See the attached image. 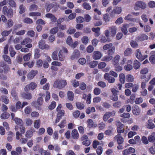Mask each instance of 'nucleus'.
I'll return each instance as SVG.
<instances>
[{
  "label": "nucleus",
  "instance_id": "bf43d9fd",
  "mask_svg": "<svg viewBox=\"0 0 155 155\" xmlns=\"http://www.w3.org/2000/svg\"><path fill=\"white\" fill-rule=\"evenodd\" d=\"M50 98V94L48 91L46 92V95L45 98V101L46 102H48Z\"/></svg>",
  "mask_w": 155,
  "mask_h": 155
},
{
  "label": "nucleus",
  "instance_id": "774afa93",
  "mask_svg": "<svg viewBox=\"0 0 155 155\" xmlns=\"http://www.w3.org/2000/svg\"><path fill=\"white\" fill-rule=\"evenodd\" d=\"M103 151V148L101 146L98 147L97 150H96V152L97 155H101Z\"/></svg>",
  "mask_w": 155,
  "mask_h": 155
},
{
  "label": "nucleus",
  "instance_id": "f257e3e1",
  "mask_svg": "<svg viewBox=\"0 0 155 155\" xmlns=\"http://www.w3.org/2000/svg\"><path fill=\"white\" fill-rule=\"evenodd\" d=\"M67 84V82L66 80L58 79L54 81L53 86L55 88L61 90L64 88Z\"/></svg>",
  "mask_w": 155,
  "mask_h": 155
},
{
  "label": "nucleus",
  "instance_id": "3c124183",
  "mask_svg": "<svg viewBox=\"0 0 155 155\" xmlns=\"http://www.w3.org/2000/svg\"><path fill=\"white\" fill-rule=\"evenodd\" d=\"M81 41L83 43L86 45L88 42L89 39L88 37L87 36H84L81 39Z\"/></svg>",
  "mask_w": 155,
  "mask_h": 155
},
{
  "label": "nucleus",
  "instance_id": "6ab92c4d",
  "mask_svg": "<svg viewBox=\"0 0 155 155\" xmlns=\"http://www.w3.org/2000/svg\"><path fill=\"white\" fill-rule=\"evenodd\" d=\"M26 92H23L21 94L22 97L28 100H30L32 97V96L30 93L26 91Z\"/></svg>",
  "mask_w": 155,
  "mask_h": 155
},
{
  "label": "nucleus",
  "instance_id": "412c9836",
  "mask_svg": "<svg viewBox=\"0 0 155 155\" xmlns=\"http://www.w3.org/2000/svg\"><path fill=\"white\" fill-rule=\"evenodd\" d=\"M92 31L94 32V35L96 37H98L100 35V29L99 27L97 28H93L91 29Z\"/></svg>",
  "mask_w": 155,
  "mask_h": 155
},
{
  "label": "nucleus",
  "instance_id": "a18cd8bd",
  "mask_svg": "<svg viewBox=\"0 0 155 155\" xmlns=\"http://www.w3.org/2000/svg\"><path fill=\"white\" fill-rule=\"evenodd\" d=\"M58 51H54L52 54V58L53 60H58Z\"/></svg>",
  "mask_w": 155,
  "mask_h": 155
},
{
  "label": "nucleus",
  "instance_id": "e433bc0d",
  "mask_svg": "<svg viewBox=\"0 0 155 155\" xmlns=\"http://www.w3.org/2000/svg\"><path fill=\"white\" fill-rule=\"evenodd\" d=\"M2 101L5 104H8L9 103V100L8 97L5 95H2L1 97Z\"/></svg>",
  "mask_w": 155,
  "mask_h": 155
},
{
  "label": "nucleus",
  "instance_id": "58836bf2",
  "mask_svg": "<svg viewBox=\"0 0 155 155\" xmlns=\"http://www.w3.org/2000/svg\"><path fill=\"white\" fill-rule=\"evenodd\" d=\"M12 31V29H11L8 31L5 30L1 33V35L4 37H5L9 35Z\"/></svg>",
  "mask_w": 155,
  "mask_h": 155
},
{
  "label": "nucleus",
  "instance_id": "423d86ee",
  "mask_svg": "<svg viewBox=\"0 0 155 155\" xmlns=\"http://www.w3.org/2000/svg\"><path fill=\"white\" fill-rule=\"evenodd\" d=\"M57 111L58 112V113L54 122L55 124H57L59 122L60 120L61 119L62 117L64 116L65 114V111L64 110Z\"/></svg>",
  "mask_w": 155,
  "mask_h": 155
},
{
  "label": "nucleus",
  "instance_id": "0eeeda50",
  "mask_svg": "<svg viewBox=\"0 0 155 155\" xmlns=\"http://www.w3.org/2000/svg\"><path fill=\"white\" fill-rule=\"evenodd\" d=\"M132 113L135 116L139 115L141 112V110L139 106L136 105H134L132 108Z\"/></svg>",
  "mask_w": 155,
  "mask_h": 155
},
{
  "label": "nucleus",
  "instance_id": "8fccbe9b",
  "mask_svg": "<svg viewBox=\"0 0 155 155\" xmlns=\"http://www.w3.org/2000/svg\"><path fill=\"white\" fill-rule=\"evenodd\" d=\"M58 31V28L57 27H55L51 29L50 31V33L52 34H55Z\"/></svg>",
  "mask_w": 155,
  "mask_h": 155
},
{
  "label": "nucleus",
  "instance_id": "338daca9",
  "mask_svg": "<svg viewBox=\"0 0 155 155\" xmlns=\"http://www.w3.org/2000/svg\"><path fill=\"white\" fill-rule=\"evenodd\" d=\"M20 11L19 13L22 14L25 12V8L23 5H21L19 7Z\"/></svg>",
  "mask_w": 155,
  "mask_h": 155
},
{
  "label": "nucleus",
  "instance_id": "ddd939ff",
  "mask_svg": "<svg viewBox=\"0 0 155 155\" xmlns=\"http://www.w3.org/2000/svg\"><path fill=\"white\" fill-rule=\"evenodd\" d=\"M80 53L78 50H75L71 56V58L72 60L78 58L80 56Z\"/></svg>",
  "mask_w": 155,
  "mask_h": 155
},
{
  "label": "nucleus",
  "instance_id": "5701e85b",
  "mask_svg": "<svg viewBox=\"0 0 155 155\" xmlns=\"http://www.w3.org/2000/svg\"><path fill=\"white\" fill-rule=\"evenodd\" d=\"M72 137L75 139H77L79 137V134L77 130L74 129L72 130L71 133Z\"/></svg>",
  "mask_w": 155,
  "mask_h": 155
},
{
  "label": "nucleus",
  "instance_id": "680f3d73",
  "mask_svg": "<svg viewBox=\"0 0 155 155\" xmlns=\"http://www.w3.org/2000/svg\"><path fill=\"white\" fill-rule=\"evenodd\" d=\"M124 68L126 71H130L133 68V66L130 64H127L125 65Z\"/></svg>",
  "mask_w": 155,
  "mask_h": 155
},
{
  "label": "nucleus",
  "instance_id": "49530a36",
  "mask_svg": "<svg viewBox=\"0 0 155 155\" xmlns=\"http://www.w3.org/2000/svg\"><path fill=\"white\" fill-rule=\"evenodd\" d=\"M132 53V51L131 49L128 48L124 51V54L125 56H128L130 55Z\"/></svg>",
  "mask_w": 155,
  "mask_h": 155
},
{
  "label": "nucleus",
  "instance_id": "c85d7f7f",
  "mask_svg": "<svg viewBox=\"0 0 155 155\" xmlns=\"http://www.w3.org/2000/svg\"><path fill=\"white\" fill-rule=\"evenodd\" d=\"M3 58L4 60L8 64H10L12 63L11 59L9 56L6 55H4L3 56Z\"/></svg>",
  "mask_w": 155,
  "mask_h": 155
},
{
  "label": "nucleus",
  "instance_id": "37998d69",
  "mask_svg": "<svg viewBox=\"0 0 155 155\" xmlns=\"http://www.w3.org/2000/svg\"><path fill=\"white\" fill-rule=\"evenodd\" d=\"M110 18L108 14H105L104 15L103 17V19L104 21L106 22L109 21L110 20Z\"/></svg>",
  "mask_w": 155,
  "mask_h": 155
},
{
  "label": "nucleus",
  "instance_id": "c9c22d12",
  "mask_svg": "<svg viewBox=\"0 0 155 155\" xmlns=\"http://www.w3.org/2000/svg\"><path fill=\"white\" fill-rule=\"evenodd\" d=\"M39 95L40 96H41V97H39L38 98L37 101V103L39 105L41 106L42 105L43 102V99L42 97V96H43V95L41 93L39 94Z\"/></svg>",
  "mask_w": 155,
  "mask_h": 155
},
{
  "label": "nucleus",
  "instance_id": "b1692460",
  "mask_svg": "<svg viewBox=\"0 0 155 155\" xmlns=\"http://www.w3.org/2000/svg\"><path fill=\"white\" fill-rule=\"evenodd\" d=\"M32 41V39L28 38H25L22 41H21V44L22 45H26L28 43H31Z\"/></svg>",
  "mask_w": 155,
  "mask_h": 155
},
{
  "label": "nucleus",
  "instance_id": "72a5a7b5",
  "mask_svg": "<svg viewBox=\"0 0 155 155\" xmlns=\"http://www.w3.org/2000/svg\"><path fill=\"white\" fill-rule=\"evenodd\" d=\"M11 94L12 96L16 100H18V97L17 96V93L16 92L15 88L12 89V91Z\"/></svg>",
  "mask_w": 155,
  "mask_h": 155
},
{
  "label": "nucleus",
  "instance_id": "39448f33",
  "mask_svg": "<svg viewBox=\"0 0 155 155\" xmlns=\"http://www.w3.org/2000/svg\"><path fill=\"white\" fill-rule=\"evenodd\" d=\"M136 56L138 59L141 61L144 60L147 57V54H144L143 55L142 54L141 51L139 49H137L136 51Z\"/></svg>",
  "mask_w": 155,
  "mask_h": 155
},
{
  "label": "nucleus",
  "instance_id": "de8ad7c7",
  "mask_svg": "<svg viewBox=\"0 0 155 155\" xmlns=\"http://www.w3.org/2000/svg\"><path fill=\"white\" fill-rule=\"evenodd\" d=\"M124 19L126 20H128L130 21H134L136 20L134 18H132V15H131L129 14L125 16Z\"/></svg>",
  "mask_w": 155,
  "mask_h": 155
},
{
  "label": "nucleus",
  "instance_id": "f3484780",
  "mask_svg": "<svg viewBox=\"0 0 155 155\" xmlns=\"http://www.w3.org/2000/svg\"><path fill=\"white\" fill-rule=\"evenodd\" d=\"M112 94L110 96V99L113 101H116V90L113 88H111Z\"/></svg>",
  "mask_w": 155,
  "mask_h": 155
},
{
  "label": "nucleus",
  "instance_id": "7c9ffc66",
  "mask_svg": "<svg viewBox=\"0 0 155 155\" xmlns=\"http://www.w3.org/2000/svg\"><path fill=\"white\" fill-rule=\"evenodd\" d=\"M68 97V99L71 101H72L74 98V95L73 92L71 91H69L67 93Z\"/></svg>",
  "mask_w": 155,
  "mask_h": 155
},
{
  "label": "nucleus",
  "instance_id": "603ef678",
  "mask_svg": "<svg viewBox=\"0 0 155 155\" xmlns=\"http://www.w3.org/2000/svg\"><path fill=\"white\" fill-rule=\"evenodd\" d=\"M31 111V108L30 106H27L26 107L24 110L25 113V114H30Z\"/></svg>",
  "mask_w": 155,
  "mask_h": 155
},
{
  "label": "nucleus",
  "instance_id": "473e14b6",
  "mask_svg": "<svg viewBox=\"0 0 155 155\" xmlns=\"http://www.w3.org/2000/svg\"><path fill=\"white\" fill-rule=\"evenodd\" d=\"M140 64L139 62L136 60L134 61L133 66L135 69L137 70L140 67Z\"/></svg>",
  "mask_w": 155,
  "mask_h": 155
},
{
  "label": "nucleus",
  "instance_id": "5fc2aeb1",
  "mask_svg": "<svg viewBox=\"0 0 155 155\" xmlns=\"http://www.w3.org/2000/svg\"><path fill=\"white\" fill-rule=\"evenodd\" d=\"M98 64V62L95 61H93L90 62L89 64L90 67L91 68H94L97 66Z\"/></svg>",
  "mask_w": 155,
  "mask_h": 155
},
{
  "label": "nucleus",
  "instance_id": "e2e57ef3",
  "mask_svg": "<svg viewBox=\"0 0 155 155\" xmlns=\"http://www.w3.org/2000/svg\"><path fill=\"white\" fill-rule=\"evenodd\" d=\"M56 105V103L54 101L51 102V104L48 107L49 109L50 110H52L54 109Z\"/></svg>",
  "mask_w": 155,
  "mask_h": 155
},
{
  "label": "nucleus",
  "instance_id": "1a4fd4ad",
  "mask_svg": "<svg viewBox=\"0 0 155 155\" xmlns=\"http://www.w3.org/2000/svg\"><path fill=\"white\" fill-rule=\"evenodd\" d=\"M39 48L42 49H48L49 48V46L45 44V40H41L38 43Z\"/></svg>",
  "mask_w": 155,
  "mask_h": 155
},
{
  "label": "nucleus",
  "instance_id": "4be33fe9",
  "mask_svg": "<svg viewBox=\"0 0 155 155\" xmlns=\"http://www.w3.org/2000/svg\"><path fill=\"white\" fill-rule=\"evenodd\" d=\"M148 37L145 34H142L137 38V39L140 41H143L148 39Z\"/></svg>",
  "mask_w": 155,
  "mask_h": 155
},
{
  "label": "nucleus",
  "instance_id": "a19ab883",
  "mask_svg": "<svg viewBox=\"0 0 155 155\" xmlns=\"http://www.w3.org/2000/svg\"><path fill=\"white\" fill-rule=\"evenodd\" d=\"M59 59L60 61H63L64 60L65 56L63 54L62 51L61 50L59 51L58 54Z\"/></svg>",
  "mask_w": 155,
  "mask_h": 155
},
{
  "label": "nucleus",
  "instance_id": "6e6d98bb",
  "mask_svg": "<svg viewBox=\"0 0 155 155\" xmlns=\"http://www.w3.org/2000/svg\"><path fill=\"white\" fill-rule=\"evenodd\" d=\"M31 54L30 53H28L25 55L23 57L24 60L25 61H28L29 60L30 58Z\"/></svg>",
  "mask_w": 155,
  "mask_h": 155
},
{
  "label": "nucleus",
  "instance_id": "864d4df0",
  "mask_svg": "<svg viewBox=\"0 0 155 155\" xmlns=\"http://www.w3.org/2000/svg\"><path fill=\"white\" fill-rule=\"evenodd\" d=\"M13 22L12 19H9L7 21L6 24L7 25V28H9L12 27L13 25Z\"/></svg>",
  "mask_w": 155,
  "mask_h": 155
},
{
  "label": "nucleus",
  "instance_id": "f03ea898",
  "mask_svg": "<svg viewBox=\"0 0 155 155\" xmlns=\"http://www.w3.org/2000/svg\"><path fill=\"white\" fill-rule=\"evenodd\" d=\"M2 13L8 18H12L13 15V12L12 9L8 8L7 7L5 6L2 9Z\"/></svg>",
  "mask_w": 155,
  "mask_h": 155
},
{
  "label": "nucleus",
  "instance_id": "6e6552de",
  "mask_svg": "<svg viewBox=\"0 0 155 155\" xmlns=\"http://www.w3.org/2000/svg\"><path fill=\"white\" fill-rule=\"evenodd\" d=\"M37 85L34 82H31L29 84L27 85L25 88V91H28L30 90H33L36 88Z\"/></svg>",
  "mask_w": 155,
  "mask_h": 155
},
{
  "label": "nucleus",
  "instance_id": "13d9d810",
  "mask_svg": "<svg viewBox=\"0 0 155 155\" xmlns=\"http://www.w3.org/2000/svg\"><path fill=\"white\" fill-rule=\"evenodd\" d=\"M149 61L152 64H155V55L153 54L151 55L149 58Z\"/></svg>",
  "mask_w": 155,
  "mask_h": 155
},
{
  "label": "nucleus",
  "instance_id": "0e129e2a",
  "mask_svg": "<svg viewBox=\"0 0 155 155\" xmlns=\"http://www.w3.org/2000/svg\"><path fill=\"white\" fill-rule=\"evenodd\" d=\"M27 73V71H23L21 69H19L18 70L17 74L20 76H21L22 75H25Z\"/></svg>",
  "mask_w": 155,
  "mask_h": 155
},
{
  "label": "nucleus",
  "instance_id": "f704fd0d",
  "mask_svg": "<svg viewBox=\"0 0 155 155\" xmlns=\"http://www.w3.org/2000/svg\"><path fill=\"white\" fill-rule=\"evenodd\" d=\"M128 26L127 24H126L123 25L121 28V30L124 35H126L127 33V28Z\"/></svg>",
  "mask_w": 155,
  "mask_h": 155
},
{
  "label": "nucleus",
  "instance_id": "4d7b16f0",
  "mask_svg": "<svg viewBox=\"0 0 155 155\" xmlns=\"http://www.w3.org/2000/svg\"><path fill=\"white\" fill-rule=\"evenodd\" d=\"M130 44L131 46L133 48H137L138 46V44L134 41H132L130 42Z\"/></svg>",
  "mask_w": 155,
  "mask_h": 155
},
{
  "label": "nucleus",
  "instance_id": "a878e982",
  "mask_svg": "<svg viewBox=\"0 0 155 155\" xmlns=\"http://www.w3.org/2000/svg\"><path fill=\"white\" fill-rule=\"evenodd\" d=\"M14 121L16 124L19 126H23V122L21 119L17 117L14 120Z\"/></svg>",
  "mask_w": 155,
  "mask_h": 155
},
{
  "label": "nucleus",
  "instance_id": "4468645a",
  "mask_svg": "<svg viewBox=\"0 0 155 155\" xmlns=\"http://www.w3.org/2000/svg\"><path fill=\"white\" fill-rule=\"evenodd\" d=\"M135 149L132 147H130L128 149L124 150L123 151V154L124 155H129L130 154L134 153Z\"/></svg>",
  "mask_w": 155,
  "mask_h": 155
},
{
  "label": "nucleus",
  "instance_id": "bb28decb",
  "mask_svg": "<svg viewBox=\"0 0 155 155\" xmlns=\"http://www.w3.org/2000/svg\"><path fill=\"white\" fill-rule=\"evenodd\" d=\"M77 108L79 110H82L84 108V105L82 103L80 102H77L76 103Z\"/></svg>",
  "mask_w": 155,
  "mask_h": 155
},
{
  "label": "nucleus",
  "instance_id": "2f4dec72",
  "mask_svg": "<svg viewBox=\"0 0 155 155\" xmlns=\"http://www.w3.org/2000/svg\"><path fill=\"white\" fill-rule=\"evenodd\" d=\"M40 50L37 48H36L34 51L35 54L34 57L36 59L38 58L41 56V54L40 53Z\"/></svg>",
  "mask_w": 155,
  "mask_h": 155
},
{
  "label": "nucleus",
  "instance_id": "c756f323",
  "mask_svg": "<svg viewBox=\"0 0 155 155\" xmlns=\"http://www.w3.org/2000/svg\"><path fill=\"white\" fill-rule=\"evenodd\" d=\"M126 80L128 82H132L134 80V77L131 74H127L126 77Z\"/></svg>",
  "mask_w": 155,
  "mask_h": 155
},
{
  "label": "nucleus",
  "instance_id": "052dcab7",
  "mask_svg": "<svg viewBox=\"0 0 155 155\" xmlns=\"http://www.w3.org/2000/svg\"><path fill=\"white\" fill-rule=\"evenodd\" d=\"M76 21L77 23H82L84 21V19L82 17L79 16L76 18Z\"/></svg>",
  "mask_w": 155,
  "mask_h": 155
},
{
  "label": "nucleus",
  "instance_id": "9b49d317",
  "mask_svg": "<svg viewBox=\"0 0 155 155\" xmlns=\"http://www.w3.org/2000/svg\"><path fill=\"white\" fill-rule=\"evenodd\" d=\"M0 67L3 68L4 72L6 73L10 70L9 66L7 65L6 63L4 61L0 62Z\"/></svg>",
  "mask_w": 155,
  "mask_h": 155
},
{
  "label": "nucleus",
  "instance_id": "f8f14e48",
  "mask_svg": "<svg viewBox=\"0 0 155 155\" xmlns=\"http://www.w3.org/2000/svg\"><path fill=\"white\" fill-rule=\"evenodd\" d=\"M115 113L114 111L112 112H107L104 115L103 117V120L104 121H106L110 117L114 115Z\"/></svg>",
  "mask_w": 155,
  "mask_h": 155
},
{
  "label": "nucleus",
  "instance_id": "09e8293b",
  "mask_svg": "<svg viewBox=\"0 0 155 155\" xmlns=\"http://www.w3.org/2000/svg\"><path fill=\"white\" fill-rule=\"evenodd\" d=\"M154 133H153L152 135L149 136L148 141L150 142H153L155 141V137L154 136Z\"/></svg>",
  "mask_w": 155,
  "mask_h": 155
},
{
  "label": "nucleus",
  "instance_id": "dca6fc26",
  "mask_svg": "<svg viewBox=\"0 0 155 155\" xmlns=\"http://www.w3.org/2000/svg\"><path fill=\"white\" fill-rule=\"evenodd\" d=\"M126 61V59L125 58L122 57L120 58L119 55H117V63L118 65H120L121 66L123 65Z\"/></svg>",
  "mask_w": 155,
  "mask_h": 155
},
{
  "label": "nucleus",
  "instance_id": "20e7f679",
  "mask_svg": "<svg viewBox=\"0 0 155 155\" xmlns=\"http://www.w3.org/2000/svg\"><path fill=\"white\" fill-rule=\"evenodd\" d=\"M146 7V5L144 2L141 1H138L136 3L134 8L135 10H137L140 8L144 9Z\"/></svg>",
  "mask_w": 155,
  "mask_h": 155
},
{
  "label": "nucleus",
  "instance_id": "79ce46f5",
  "mask_svg": "<svg viewBox=\"0 0 155 155\" xmlns=\"http://www.w3.org/2000/svg\"><path fill=\"white\" fill-rule=\"evenodd\" d=\"M83 8L87 10H90L91 8V7L90 5L86 2H84L82 4Z\"/></svg>",
  "mask_w": 155,
  "mask_h": 155
},
{
  "label": "nucleus",
  "instance_id": "4c0bfd02",
  "mask_svg": "<svg viewBox=\"0 0 155 155\" xmlns=\"http://www.w3.org/2000/svg\"><path fill=\"white\" fill-rule=\"evenodd\" d=\"M9 51L10 56L12 57H13L16 54V52L14 51L12 46H10Z\"/></svg>",
  "mask_w": 155,
  "mask_h": 155
},
{
  "label": "nucleus",
  "instance_id": "393cba45",
  "mask_svg": "<svg viewBox=\"0 0 155 155\" xmlns=\"http://www.w3.org/2000/svg\"><path fill=\"white\" fill-rule=\"evenodd\" d=\"M100 38L101 42L102 43L109 42L110 41L109 38H106V36L104 35L101 36Z\"/></svg>",
  "mask_w": 155,
  "mask_h": 155
},
{
  "label": "nucleus",
  "instance_id": "7ed1b4c3",
  "mask_svg": "<svg viewBox=\"0 0 155 155\" xmlns=\"http://www.w3.org/2000/svg\"><path fill=\"white\" fill-rule=\"evenodd\" d=\"M15 130L17 131L16 133V139L17 140H19L20 135L19 131L21 134H23L25 131V128L24 127H15Z\"/></svg>",
  "mask_w": 155,
  "mask_h": 155
},
{
  "label": "nucleus",
  "instance_id": "c03bdc74",
  "mask_svg": "<svg viewBox=\"0 0 155 155\" xmlns=\"http://www.w3.org/2000/svg\"><path fill=\"white\" fill-rule=\"evenodd\" d=\"M116 28L115 27H112L110 29V35L114 37L115 36L116 32Z\"/></svg>",
  "mask_w": 155,
  "mask_h": 155
},
{
  "label": "nucleus",
  "instance_id": "2eb2a0df",
  "mask_svg": "<svg viewBox=\"0 0 155 155\" xmlns=\"http://www.w3.org/2000/svg\"><path fill=\"white\" fill-rule=\"evenodd\" d=\"M102 56V54L98 51H95L94 52L92 55L93 58L95 60L100 59Z\"/></svg>",
  "mask_w": 155,
  "mask_h": 155
},
{
  "label": "nucleus",
  "instance_id": "a211bd4d",
  "mask_svg": "<svg viewBox=\"0 0 155 155\" xmlns=\"http://www.w3.org/2000/svg\"><path fill=\"white\" fill-rule=\"evenodd\" d=\"M45 17L50 19L51 21L53 23H55L57 20V19L55 16L51 13H47L46 14Z\"/></svg>",
  "mask_w": 155,
  "mask_h": 155
},
{
  "label": "nucleus",
  "instance_id": "9d476101",
  "mask_svg": "<svg viewBox=\"0 0 155 155\" xmlns=\"http://www.w3.org/2000/svg\"><path fill=\"white\" fill-rule=\"evenodd\" d=\"M104 78L109 83H113L115 81L114 78L113 77L110 76L108 73H105L104 74Z\"/></svg>",
  "mask_w": 155,
  "mask_h": 155
},
{
  "label": "nucleus",
  "instance_id": "aec40b11",
  "mask_svg": "<svg viewBox=\"0 0 155 155\" xmlns=\"http://www.w3.org/2000/svg\"><path fill=\"white\" fill-rule=\"evenodd\" d=\"M38 72L37 71L32 70L28 74V78L30 79H33L37 74Z\"/></svg>",
  "mask_w": 155,
  "mask_h": 155
},
{
  "label": "nucleus",
  "instance_id": "cd10ccee",
  "mask_svg": "<svg viewBox=\"0 0 155 155\" xmlns=\"http://www.w3.org/2000/svg\"><path fill=\"white\" fill-rule=\"evenodd\" d=\"M119 80L121 84H123L125 82V75L123 73H121L119 75Z\"/></svg>",
  "mask_w": 155,
  "mask_h": 155
},
{
  "label": "nucleus",
  "instance_id": "ea45409f",
  "mask_svg": "<svg viewBox=\"0 0 155 155\" xmlns=\"http://www.w3.org/2000/svg\"><path fill=\"white\" fill-rule=\"evenodd\" d=\"M10 116V114L9 113L6 112H5L2 114L1 117L2 119H5L8 118Z\"/></svg>",
  "mask_w": 155,
  "mask_h": 155
},
{
  "label": "nucleus",
  "instance_id": "69168bd1",
  "mask_svg": "<svg viewBox=\"0 0 155 155\" xmlns=\"http://www.w3.org/2000/svg\"><path fill=\"white\" fill-rule=\"evenodd\" d=\"M23 21L24 22L27 24H31L33 23L32 20L28 18H26L24 19Z\"/></svg>",
  "mask_w": 155,
  "mask_h": 155
}]
</instances>
